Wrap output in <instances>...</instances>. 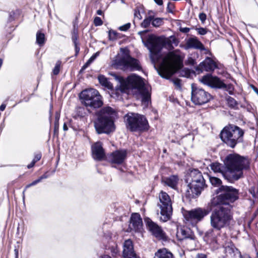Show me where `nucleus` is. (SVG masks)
I'll return each instance as SVG.
<instances>
[{
  "mask_svg": "<svg viewBox=\"0 0 258 258\" xmlns=\"http://www.w3.org/2000/svg\"><path fill=\"white\" fill-rule=\"evenodd\" d=\"M131 23H127L122 26H120L118 28V30L122 31H127L131 27Z\"/></svg>",
  "mask_w": 258,
  "mask_h": 258,
  "instance_id": "49530a36",
  "label": "nucleus"
},
{
  "mask_svg": "<svg viewBox=\"0 0 258 258\" xmlns=\"http://www.w3.org/2000/svg\"><path fill=\"white\" fill-rule=\"evenodd\" d=\"M129 227L131 230L135 231H140L142 229L143 222L140 215L134 213L132 215Z\"/></svg>",
  "mask_w": 258,
  "mask_h": 258,
  "instance_id": "4be33fe9",
  "label": "nucleus"
},
{
  "mask_svg": "<svg viewBox=\"0 0 258 258\" xmlns=\"http://www.w3.org/2000/svg\"><path fill=\"white\" fill-rule=\"evenodd\" d=\"M175 4L172 2H169L167 4L166 11L168 13L173 14L175 10Z\"/></svg>",
  "mask_w": 258,
  "mask_h": 258,
  "instance_id": "58836bf2",
  "label": "nucleus"
},
{
  "mask_svg": "<svg viewBox=\"0 0 258 258\" xmlns=\"http://www.w3.org/2000/svg\"><path fill=\"white\" fill-rule=\"evenodd\" d=\"M222 89H224L227 91L230 94H233L234 87L232 84L226 85L225 84V86L222 88Z\"/></svg>",
  "mask_w": 258,
  "mask_h": 258,
  "instance_id": "79ce46f5",
  "label": "nucleus"
},
{
  "mask_svg": "<svg viewBox=\"0 0 258 258\" xmlns=\"http://www.w3.org/2000/svg\"><path fill=\"white\" fill-rule=\"evenodd\" d=\"M249 191H250V192L252 195V196H253V197H255V196H256V195H255V193H254V189H253L252 187H251V188L249 189Z\"/></svg>",
  "mask_w": 258,
  "mask_h": 258,
  "instance_id": "338daca9",
  "label": "nucleus"
},
{
  "mask_svg": "<svg viewBox=\"0 0 258 258\" xmlns=\"http://www.w3.org/2000/svg\"><path fill=\"white\" fill-rule=\"evenodd\" d=\"M154 258H175V257L169 250L166 248H162L155 252Z\"/></svg>",
  "mask_w": 258,
  "mask_h": 258,
  "instance_id": "c85d7f7f",
  "label": "nucleus"
},
{
  "mask_svg": "<svg viewBox=\"0 0 258 258\" xmlns=\"http://www.w3.org/2000/svg\"><path fill=\"white\" fill-rule=\"evenodd\" d=\"M120 51L121 54L115 56L112 64H139V60L131 56L127 48H120Z\"/></svg>",
  "mask_w": 258,
  "mask_h": 258,
  "instance_id": "4468645a",
  "label": "nucleus"
},
{
  "mask_svg": "<svg viewBox=\"0 0 258 258\" xmlns=\"http://www.w3.org/2000/svg\"><path fill=\"white\" fill-rule=\"evenodd\" d=\"M209 213V211L204 208H197L190 210H185L183 215L187 224L196 226Z\"/></svg>",
  "mask_w": 258,
  "mask_h": 258,
  "instance_id": "f8f14e48",
  "label": "nucleus"
},
{
  "mask_svg": "<svg viewBox=\"0 0 258 258\" xmlns=\"http://www.w3.org/2000/svg\"><path fill=\"white\" fill-rule=\"evenodd\" d=\"M46 178H47V176H46L45 175H43L40 176L37 180H35L33 181L32 182H31V183L27 185L26 186V189L27 188H29L32 186L36 185L38 183L40 182L43 179Z\"/></svg>",
  "mask_w": 258,
  "mask_h": 258,
  "instance_id": "4c0bfd02",
  "label": "nucleus"
},
{
  "mask_svg": "<svg viewBox=\"0 0 258 258\" xmlns=\"http://www.w3.org/2000/svg\"><path fill=\"white\" fill-rule=\"evenodd\" d=\"M60 117V113L58 111L56 112L55 113V120H54V132H57L59 128V119Z\"/></svg>",
  "mask_w": 258,
  "mask_h": 258,
  "instance_id": "c9c22d12",
  "label": "nucleus"
},
{
  "mask_svg": "<svg viewBox=\"0 0 258 258\" xmlns=\"http://www.w3.org/2000/svg\"><path fill=\"white\" fill-rule=\"evenodd\" d=\"M126 127L132 132H144L148 129L146 118L139 114L129 113L124 116Z\"/></svg>",
  "mask_w": 258,
  "mask_h": 258,
  "instance_id": "6e6552de",
  "label": "nucleus"
},
{
  "mask_svg": "<svg viewBox=\"0 0 258 258\" xmlns=\"http://www.w3.org/2000/svg\"><path fill=\"white\" fill-rule=\"evenodd\" d=\"M186 45L187 48H194L201 51L206 50L204 45L197 37L188 38L186 42Z\"/></svg>",
  "mask_w": 258,
  "mask_h": 258,
  "instance_id": "b1692460",
  "label": "nucleus"
},
{
  "mask_svg": "<svg viewBox=\"0 0 258 258\" xmlns=\"http://www.w3.org/2000/svg\"><path fill=\"white\" fill-rule=\"evenodd\" d=\"M203 51H204V50ZM205 51V54H209L211 56L207 57L205 59L199 64H218V61L217 58L213 55L212 52L208 49H206Z\"/></svg>",
  "mask_w": 258,
  "mask_h": 258,
  "instance_id": "c756f323",
  "label": "nucleus"
},
{
  "mask_svg": "<svg viewBox=\"0 0 258 258\" xmlns=\"http://www.w3.org/2000/svg\"><path fill=\"white\" fill-rule=\"evenodd\" d=\"M217 66H199V68L205 69L206 71H213L215 68H217Z\"/></svg>",
  "mask_w": 258,
  "mask_h": 258,
  "instance_id": "a18cd8bd",
  "label": "nucleus"
},
{
  "mask_svg": "<svg viewBox=\"0 0 258 258\" xmlns=\"http://www.w3.org/2000/svg\"><path fill=\"white\" fill-rule=\"evenodd\" d=\"M210 166L211 169L214 172L221 173L225 177L224 173L226 172V168L225 167L224 169H223L224 167L222 164L218 162H214L211 164Z\"/></svg>",
  "mask_w": 258,
  "mask_h": 258,
  "instance_id": "2f4dec72",
  "label": "nucleus"
},
{
  "mask_svg": "<svg viewBox=\"0 0 258 258\" xmlns=\"http://www.w3.org/2000/svg\"><path fill=\"white\" fill-rule=\"evenodd\" d=\"M158 199L157 206L160 210V220L163 222H166L170 220L172 214L171 199L170 196L163 191H161L159 194Z\"/></svg>",
  "mask_w": 258,
  "mask_h": 258,
  "instance_id": "1a4fd4ad",
  "label": "nucleus"
},
{
  "mask_svg": "<svg viewBox=\"0 0 258 258\" xmlns=\"http://www.w3.org/2000/svg\"><path fill=\"white\" fill-rule=\"evenodd\" d=\"M134 15L135 17L138 18L139 20H141L142 18L140 10L138 9L135 10Z\"/></svg>",
  "mask_w": 258,
  "mask_h": 258,
  "instance_id": "3c124183",
  "label": "nucleus"
},
{
  "mask_svg": "<svg viewBox=\"0 0 258 258\" xmlns=\"http://www.w3.org/2000/svg\"><path fill=\"white\" fill-rule=\"evenodd\" d=\"M150 52H160L162 47V37L150 35L147 39Z\"/></svg>",
  "mask_w": 258,
  "mask_h": 258,
  "instance_id": "a211bd4d",
  "label": "nucleus"
},
{
  "mask_svg": "<svg viewBox=\"0 0 258 258\" xmlns=\"http://www.w3.org/2000/svg\"><path fill=\"white\" fill-rule=\"evenodd\" d=\"M96 13L98 15H103V16H104V13H103V12L101 10H97V12H96Z\"/></svg>",
  "mask_w": 258,
  "mask_h": 258,
  "instance_id": "e2e57ef3",
  "label": "nucleus"
},
{
  "mask_svg": "<svg viewBox=\"0 0 258 258\" xmlns=\"http://www.w3.org/2000/svg\"><path fill=\"white\" fill-rule=\"evenodd\" d=\"M126 157L125 150H117L112 153L109 159L112 163L120 164L123 162Z\"/></svg>",
  "mask_w": 258,
  "mask_h": 258,
  "instance_id": "412c9836",
  "label": "nucleus"
},
{
  "mask_svg": "<svg viewBox=\"0 0 258 258\" xmlns=\"http://www.w3.org/2000/svg\"><path fill=\"white\" fill-rule=\"evenodd\" d=\"M200 80L204 85L212 88L222 89L225 86V84L219 78L210 74L203 76Z\"/></svg>",
  "mask_w": 258,
  "mask_h": 258,
  "instance_id": "dca6fc26",
  "label": "nucleus"
},
{
  "mask_svg": "<svg viewBox=\"0 0 258 258\" xmlns=\"http://www.w3.org/2000/svg\"><path fill=\"white\" fill-rule=\"evenodd\" d=\"M124 67H125L126 66H124ZM127 67H131V71H133V70H140L141 68V66H139V65H137V66H126Z\"/></svg>",
  "mask_w": 258,
  "mask_h": 258,
  "instance_id": "6e6d98bb",
  "label": "nucleus"
},
{
  "mask_svg": "<svg viewBox=\"0 0 258 258\" xmlns=\"http://www.w3.org/2000/svg\"><path fill=\"white\" fill-rule=\"evenodd\" d=\"M183 57L177 51L169 52L162 59L159 64H183Z\"/></svg>",
  "mask_w": 258,
  "mask_h": 258,
  "instance_id": "f3484780",
  "label": "nucleus"
},
{
  "mask_svg": "<svg viewBox=\"0 0 258 258\" xmlns=\"http://www.w3.org/2000/svg\"><path fill=\"white\" fill-rule=\"evenodd\" d=\"M72 34H79L78 26H75V27H73V29L72 31Z\"/></svg>",
  "mask_w": 258,
  "mask_h": 258,
  "instance_id": "13d9d810",
  "label": "nucleus"
},
{
  "mask_svg": "<svg viewBox=\"0 0 258 258\" xmlns=\"http://www.w3.org/2000/svg\"><path fill=\"white\" fill-rule=\"evenodd\" d=\"M47 39L45 34L43 32L42 29L39 30L36 34V43L39 47H42L44 45Z\"/></svg>",
  "mask_w": 258,
  "mask_h": 258,
  "instance_id": "7c9ffc66",
  "label": "nucleus"
},
{
  "mask_svg": "<svg viewBox=\"0 0 258 258\" xmlns=\"http://www.w3.org/2000/svg\"><path fill=\"white\" fill-rule=\"evenodd\" d=\"M6 107V104H2L0 106V110H1V111H4V110L5 109Z\"/></svg>",
  "mask_w": 258,
  "mask_h": 258,
  "instance_id": "69168bd1",
  "label": "nucleus"
},
{
  "mask_svg": "<svg viewBox=\"0 0 258 258\" xmlns=\"http://www.w3.org/2000/svg\"><path fill=\"white\" fill-rule=\"evenodd\" d=\"M172 82L174 84L176 89L180 90L181 88V80L179 79H174L172 80Z\"/></svg>",
  "mask_w": 258,
  "mask_h": 258,
  "instance_id": "c03bdc74",
  "label": "nucleus"
},
{
  "mask_svg": "<svg viewBox=\"0 0 258 258\" xmlns=\"http://www.w3.org/2000/svg\"><path fill=\"white\" fill-rule=\"evenodd\" d=\"M216 207L210 215V225L213 229L219 231L229 225L232 215L229 208L221 205Z\"/></svg>",
  "mask_w": 258,
  "mask_h": 258,
  "instance_id": "7ed1b4c3",
  "label": "nucleus"
},
{
  "mask_svg": "<svg viewBox=\"0 0 258 258\" xmlns=\"http://www.w3.org/2000/svg\"><path fill=\"white\" fill-rule=\"evenodd\" d=\"M195 29L198 32V34L201 35H204L206 34L208 31V30L206 28H203V27H199V28H196Z\"/></svg>",
  "mask_w": 258,
  "mask_h": 258,
  "instance_id": "ea45409f",
  "label": "nucleus"
},
{
  "mask_svg": "<svg viewBox=\"0 0 258 258\" xmlns=\"http://www.w3.org/2000/svg\"><path fill=\"white\" fill-rule=\"evenodd\" d=\"M61 69V66H55L54 69L52 70L51 76L52 79L54 78V76L57 75L60 72Z\"/></svg>",
  "mask_w": 258,
  "mask_h": 258,
  "instance_id": "a19ab883",
  "label": "nucleus"
},
{
  "mask_svg": "<svg viewBox=\"0 0 258 258\" xmlns=\"http://www.w3.org/2000/svg\"><path fill=\"white\" fill-rule=\"evenodd\" d=\"M162 37V47L167 48L169 50H172L174 48L173 44L177 46L179 43L178 39L174 35L170 36L169 37Z\"/></svg>",
  "mask_w": 258,
  "mask_h": 258,
  "instance_id": "393cba45",
  "label": "nucleus"
},
{
  "mask_svg": "<svg viewBox=\"0 0 258 258\" xmlns=\"http://www.w3.org/2000/svg\"><path fill=\"white\" fill-rule=\"evenodd\" d=\"M226 172L225 178L230 181L238 180L243 177V172L250 168L248 158L236 153L228 154L224 161Z\"/></svg>",
  "mask_w": 258,
  "mask_h": 258,
  "instance_id": "f03ea898",
  "label": "nucleus"
},
{
  "mask_svg": "<svg viewBox=\"0 0 258 258\" xmlns=\"http://www.w3.org/2000/svg\"><path fill=\"white\" fill-rule=\"evenodd\" d=\"M79 39V34H72V40L73 43H78Z\"/></svg>",
  "mask_w": 258,
  "mask_h": 258,
  "instance_id": "8fccbe9b",
  "label": "nucleus"
},
{
  "mask_svg": "<svg viewBox=\"0 0 258 258\" xmlns=\"http://www.w3.org/2000/svg\"><path fill=\"white\" fill-rule=\"evenodd\" d=\"M99 54V52H97L95 53H94L89 59V60L86 62L85 64H90V63H92L93 61L96 58L97 56H98Z\"/></svg>",
  "mask_w": 258,
  "mask_h": 258,
  "instance_id": "de8ad7c7",
  "label": "nucleus"
},
{
  "mask_svg": "<svg viewBox=\"0 0 258 258\" xmlns=\"http://www.w3.org/2000/svg\"><path fill=\"white\" fill-rule=\"evenodd\" d=\"M238 258H250V257L248 255H241V254H240V256L239 257H238Z\"/></svg>",
  "mask_w": 258,
  "mask_h": 258,
  "instance_id": "774afa93",
  "label": "nucleus"
},
{
  "mask_svg": "<svg viewBox=\"0 0 258 258\" xmlns=\"http://www.w3.org/2000/svg\"><path fill=\"white\" fill-rule=\"evenodd\" d=\"M79 97L81 103L86 107L96 109L101 107L103 104L102 96L97 90L93 88L82 91Z\"/></svg>",
  "mask_w": 258,
  "mask_h": 258,
  "instance_id": "0eeeda50",
  "label": "nucleus"
},
{
  "mask_svg": "<svg viewBox=\"0 0 258 258\" xmlns=\"http://www.w3.org/2000/svg\"><path fill=\"white\" fill-rule=\"evenodd\" d=\"M176 237L179 240H182L186 238L193 239L194 235L191 234L189 230L180 227L177 228Z\"/></svg>",
  "mask_w": 258,
  "mask_h": 258,
  "instance_id": "bb28decb",
  "label": "nucleus"
},
{
  "mask_svg": "<svg viewBox=\"0 0 258 258\" xmlns=\"http://www.w3.org/2000/svg\"><path fill=\"white\" fill-rule=\"evenodd\" d=\"M102 115L98 117L95 122V127L98 134H109L115 131V126L113 118L116 112L111 107L107 106L101 110Z\"/></svg>",
  "mask_w": 258,
  "mask_h": 258,
  "instance_id": "20e7f679",
  "label": "nucleus"
},
{
  "mask_svg": "<svg viewBox=\"0 0 258 258\" xmlns=\"http://www.w3.org/2000/svg\"><path fill=\"white\" fill-rule=\"evenodd\" d=\"M98 79L101 85L112 90L111 96L114 99H120L122 94L132 92L137 98L141 99L145 106L148 105L150 102L151 87L145 79L139 76L132 74L126 79L118 77L119 84L115 89H113L112 84L104 76L100 75Z\"/></svg>",
  "mask_w": 258,
  "mask_h": 258,
  "instance_id": "f257e3e1",
  "label": "nucleus"
},
{
  "mask_svg": "<svg viewBox=\"0 0 258 258\" xmlns=\"http://www.w3.org/2000/svg\"><path fill=\"white\" fill-rule=\"evenodd\" d=\"M224 251L227 258H238L241 254L238 249L231 243L225 246Z\"/></svg>",
  "mask_w": 258,
  "mask_h": 258,
  "instance_id": "a878e982",
  "label": "nucleus"
},
{
  "mask_svg": "<svg viewBox=\"0 0 258 258\" xmlns=\"http://www.w3.org/2000/svg\"><path fill=\"white\" fill-rule=\"evenodd\" d=\"M73 27L75 26H78V17H76L75 20L73 22Z\"/></svg>",
  "mask_w": 258,
  "mask_h": 258,
  "instance_id": "052dcab7",
  "label": "nucleus"
},
{
  "mask_svg": "<svg viewBox=\"0 0 258 258\" xmlns=\"http://www.w3.org/2000/svg\"><path fill=\"white\" fill-rule=\"evenodd\" d=\"M189 30H190V29L187 27H184V28L180 27V28H179V31L181 32L184 33H187L189 32Z\"/></svg>",
  "mask_w": 258,
  "mask_h": 258,
  "instance_id": "864d4df0",
  "label": "nucleus"
},
{
  "mask_svg": "<svg viewBox=\"0 0 258 258\" xmlns=\"http://www.w3.org/2000/svg\"><path fill=\"white\" fill-rule=\"evenodd\" d=\"M123 256L124 258H140L135 253L132 240L127 239L123 244Z\"/></svg>",
  "mask_w": 258,
  "mask_h": 258,
  "instance_id": "aec40b11",
  "label": "nucleus"
},
{
  "mask_svg": "<svg viewBox=\"0 0 258 258\" xmlns=\"http://www.w3.org/2000/svg\"><path fill=\"white\" fill-rule=\"evenodd\" d=\"M155 3L159 6H162L163 4V0H154Z\"/></svg>",
  "mask_w": 258,
  "mask_h": 258,
  "instance_id": "bf43d9fd",
  "label": "nucleus"
},
{
  "mask_svg": "<svg viewBox=\"0 0 258 258\" xmlns=\"http://www.w3.org/2000/svg\"><path fill=\"white\" fill-rule=\"evenodd\" d=\"M15 13L14 12L12 11V12H10V15H9V19L10 21H12L15 20Z\"/></svg>",
  "mask_w": 258,
  "mask_h": 258,
  "instance_id": "4d7b16f0",
  "label": "nucleus"
},
{
  "mask_svg": "<svg viewBox=\"0 0 258 258\" xmlns=\"http://www.w3.org/2000/svg\"><path fill=\"white\" fill-rule=\"evenodd\" d=\"M41 158V154H36L35 157H34V158L33 159V161L36 163L37 162V161H38Z\"/></svg>",
  "mask_w": 258,
  "mask_h": 258,
  "instance_id": "5fc2aeb1",
  "label": "nucleus"
},
{
  "mask_svg": "<svg viewBox=\"0 0 258 258\" xmlns=\"http://www.w3.org/2000/svg\"><path fill=\"white\" fill-rule=\"evenodd\" d=\"M148 16H146L145 19L141 24V26L143 28H147L151 24L154 27H159L164 23V18L155 17V13L153 11H149L148 13Z\"/></svg>",
  "mask_w": 258,
  "mask_h": 258,
  "instance_id": "2eb2a0df",
  "label": "nucleus"
},
{
  "mask_svg": "<svg viewBox=\"0 0 258 258\" xmlns=\"http://www.w3.org/2000/svg\"><path fill=\"white\" fill-rule=\"evenodd\" d=\"M178 178L176 175H172L169 177H165L162 178V182L165 185L174 188L176 186Z\"/></svg>",
  "mask_w": 258,
  "mask_h": 258,
  "instance_id": "cd10ccee",
  "label": "nucleus"
},
{
  "mask_svg": "<svg viewBox=\"0 0 258 258\" xmlns=\"http://www.w3.org/2000/svg\"><path fill=\"white\" fill-rule=\"evenodd\" d=\"M212 98L211 95L202 88L191 85L192 102L196 105H203L208 102Z\"/></svg>",
  "mask_w": 258,
  "mask_h": 258,
  "instance_id": "ddd939ff",
  "label": "nucleus"
},
{
  "mask_svg": "<svg viewBox=\"0 0 258 258\" xmlns=\"http://www.w3.org/2000/svg\"><path fill=\"white\" fill-rule=\"evenodd\" d=\"M75 46V54L77 55L80 51L79 43H74Z\"/></svg>",
  "mask_w": 258,
  "mask_h": 258,
  "instance_id": "603ef678",
  "label": "nucleus"
},
{
  "mask_svg": "<svg viewBox=\"0 0 258 258\" xmlns=\"http://www.w3.org/2000/svg\"><path fill=\"white\" fill-rule=\"evenodd\" d=\"M210 181L211 184L215 186H221L222 181L219 178L216 177H210Z\"/></svg>",
  "mask_w": 258,
  "mask_h": 258,
  "instance_id": "f704fd0d",
  "label": "nucleus"
},
{
  "mask_svg": "<svg viewBox=\"0 0 258 258\" xmlns=\"http://www.w3.org/2000/svg\"><path fill=\"white\" fill-rule=\"evenodd\" d=\"M93 23L95 26H100L103 24V22L100 17H95L94 19Z\"/></svg>",
  "mask_w": 258,
  "mask_h": 258,
  "instance_id": "37998d69",
  "label": "nucleus"
},
{
  "mask_svg": "<svg viewBox=\"0 0 258 258\" xmlns=\"http://www.w3.org/2000/svg\"><path fill=\"white\" fill-rule=\"evenodd\" d=\"M196 258H207V255L205 254H199Z\"/></svg>",
  "mask_w": 258,
  "mask_h": 258,
  "instance_id": "680f3d73",
  "label": "nucleus"
},
{
  "mask_svg": "<svg viewBox=\"0 0 258 258\" xmlns=\"http://www.w3.org/2000/svg\"><path fill=\"white\" fill-rule=\"evenodd\" d=\"M215 192L219 195L211 200V208L218 205H228L230 203H233L238 199V190L232 186L221 185L216 190Z\"/></svg>",
  "mask_w": 258,
  "mask_h": 258,
  "instance_id": "39448f33",
  "label": "nucleus"
},
{
  "mask_svg": "<svg viewBox=\"0 0 258 258\" xmlns=\"http://www.w3.org/2000/svg\"><path fill=\"white\" fill-rule=\"evenodd\" d=\"M35 164V163L33 161H32V162L30 164L28 165V166H27L28 168H32V167L34 166Z\"/></svg>",
  "mask_w": 258,
  "mask_h": 258,
  "instance_id": "0e129e2a",
  "label": "nucleus"
},
{
  "mask_svg": "<svg viewBox=\"0 0 258 258\" xmlns=\"http://www.w3.org/2000/svg\"><path fill=\"white\" fill-rule=\"evenodd\" d=\"M199 19L201 20V22L203 24H204L205 22V21L207 19V15L204 13H200L199 15Z\"/></svg>",
  "mask_w": 258,
  "mask_h": 258,
  "instance_id": "09e8293b",
  "label": "nucleus"
},
{
  "mask_svg": "<svg viewBox=\"0 0 258 258\" xmlns=\"http://www.w3.org/2000/svg\"><path fill=\"white\" fill-rule=\"evenodd\" d=\"M146 222L149 230L154 236L159 239L164 238L165 233L160 226L149 218L146 219Z\"/></svg>",
  "mask_w": 258,
  "mask_h": 258,
  "instance_id": "6ab92c4d",
  "label": "nucleus"
},
{
  "mask_svg": "<svg viewBox=\"0 0 258 258\" xmlns=\"http://www.w3.org/2000/svg\"><path fill=\"white\" fill-rule=\"evenodd\" d=\"M160 52H151L150 58L153 64H157L161 58Z\"/></svg>",
  "mask_w": 258,
  "mask_h": 258,
  "instance_id": "473e14b6",
  "label": "nucleus"
},
{
  "mask_svg": "<svg viewBox=\"0 0 258 258\" xmlns=\"http://www.w3.org/2000/svg\"><path fill=\"white\" fill-rule=\"evenodd\" d=\"M190 175L191 181L188 184L189 189L187 190V192L189 197L194 198L201 194L206 186L205 181L202 173L198 170H192Z\"/></svg>",
  "mask_w": 258,
  "mask_h": 258,
  "instance_id": "9b49d317",
  "label": "nucleus"
},
{
  "mask_svg": "<svg viewBox=\"0 0 258 258\" xmlns=\"http://www.w3.org/2000/svg\"><path fill=\"white\" fill-rule=\"evenodd\" d=\"M227 102L228 106L232 108L236 107L237 105V101L231 97H228L227 98Z\"/></svg>",
  "mask_w": 258,
  "mask_h": 258,
  "instance_id": "e433bc0d",
  "label": "nucleus"
},
{
  "mask_svg": "<svg viewBox=\"0 0 258 258\" xmlns=\"http://www.w3.org/2000/svg\"><path fill=\"white\" fill-rule=\"evenodd\" d=\"M93 157L97 160H103L105 156L102 145L100 142H97L92 146Z\"/></svg>",
  "mask_w": 258,
  "mask_h": 258,
  "instance_id": "5701e85b",
  "label": "nucleus"
},
{
  "mask_svg": "<svg viewBox=\"0 0 258 258\" xmlns=\"http://www.w3.org/2000/svg\"><path fill=\"white\" fill-rule=\"evenodd\" d=\"M119 33L116 31L110 30L108 31V39L109 40L114 41L119 38Z\"/></svg>",
  "mask_w": 258,
  "mask_h": 258,
  "instance_id": "72a5a7b5",
  "label": "nucleus"
},
{
  "mask_svg": "<svg viewBox=\"0 0 258 258\" xmlns=\"http://www.w3.org/2000/svg\"><path fill=\"white\" fill-rule=\"evenodd\" d=\"M183 67V66H154L158 74L166 79H169L175 73H177L179 76L189 77L190 71Z\"/></svg>",
  "mask_w": 258,
  "mask_h": 258,
  "instance_id": "9d476101",
  "label": "nucleus"
},
{
  "mask_svg": "<svg viewBox=\"0 0 258 258\" xmlns=\"http://www.w3.org/2000/svg\"><path fill=\"white\" fill-rule=\"evenodd\" d=\"M244 131L239 127L229 125L225 127L221 133V138L228 146L234 148L242 141Z\"/></svg>",
  "mask_w": 258,
  "mask_h": 258,
  "instance_id": "423d86ee",
  "label": "nucleus"
}]
</instances>
